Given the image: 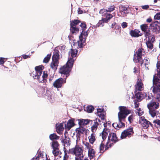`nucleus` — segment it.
Returning <instances> with one entry per match:
<instances>
[{"mask_svg": "<svg viewBox=\"0 0 160 160\" xmlns=\"http://www.w3.org/2000/svg\"><path fill=\"white\" fill-rule=\"evenodd\" d=\"M48 99L50 101V102H52L53 101L54 99L52 98V96H48Z\"/></svg>", "mask_w": 160, "mask_h": 160, "instance_id": "57", "label": "nucleus"}, {"mask_svg": "<svg viewBox=\"0 0 160 160\" xmlns=\"http://www.w3.org/2000/svg\"><path fill=\"white\" fill-rule=\"evenodd\" d=\"M4 58H0V65L4 63Z\"/></svg>", "mask_w": 160, "mask_h": 160, "instance_id": "60", "label": "nucleus"}, {"mask_svg": "<svg viewBox=\"0 0 160 160\" xmlns=\"http://www.w3.org/2000/svg\"><path fill=\"white\" fill-rule=\"evenodd\" d=\"M150 29L153 32L156 33L159 32L160 31V27L157 24V22H155L150 24Z\"/></svg>", "mask_w": 160, "mask_h": 160, "instance_id": "11", "label": "nucleus"}, {"mask_svg": "<svg viewBox=\"0 0 160 160\" xmlns=\"http://www.w3.org/2000/svg\"><path fill=\"white\" fill-rule=\"evenodd\" d=\"M22 57L23 59H26L27 58H30V56L29 55H22Z\"/></svg>", "mask_w": 160, "mask_h": 160, "instance_id": "61", "label": "nucleus"}, {"mask_svg": "<svg viewBox=\"0 0 160 160\" xmlns=\"http://www.w3.org/2000/svg\"><path fill=\"white\" fill-rule=\"evenodd\" d=\"M88 138L90 143L93 144L95 140V135L92 133L88 137Z\"/></svg>", "mask_w": 160, "mask_h": 160, "instance_id": "33", "label": "nucleus"}, {"mask_svg": "<svg viewBox=\"0 0 160 160\" xmlns=\"http://www.w3.org/2000/svg\"><path fill=\"white\" fill-rule=\"evenodd\" d=\"M153 98V96L151 95H150L149 94L147 98H146V99L148 100H152Z\"/></svg>", "mask_w": 160, "mask_h": 160, "instance_id": "58", "label": "nucleus"}, {"mask_svg": "<svg viewBox=\"0 0 160 160\" xmlns=\"http://www.w3.org/2000/svg\"><path fill=\"white\" fill-rule=\"evenodd\" d=\"M67 63L68 62L66 65H65L60 68L59 71L60 73L66 75V78L69 76V72L73 64V63L71 62H69V63Z\"/></svg>", "mask_w": 160, "mask_h": 160, "instance_id": "4", "label": "nucleus"}, {"mask_svg": "<svg viewBox=\"0 0 160 160\" xmlns=\"http://www.w3.org/2000/svg\"><path fill=\"white\" fill-rule=\"evenodd\" d=\"M82 31V32L81 33V35L79 36H81L82 38H83L84 39L86 40V38L87 37L88 34V31Z\"/></svg>", "mask_w": 160, "mask_h": 160, "instance_id": "37", "label": "nucleus"}, {"mask_svg": "<svg viewBox=\"0 0 160 160\" xmlns=\"http://www.w3.org/2000/svg\"><path fill=\"white\" fill-rule=\"evenodd\" d=\"M148 41L146 42V44L147 45V47L150 49H151L153 47V44L152 42H151L148 40Z\"/></svg>", "mask_w": 160, "mask_h": 160, "instance_id": "40", "label": "nucleus"}, {"mask_svg": "<svg viewBox=\"0 0 160 160\" xmlns=\"http://www.w3.org/2000/svg\"><path fill=\"white\" fill-rule=\"evenodd\" d=\"M134 108H136L138 107L139 103L138 102H134Z\"/></svg>", "mask_w": 160, "mask_h": 160, "instance_id": "59", "label": "nucleus"}, {"mask_svg": "<svg viewBox=\"0 0 160 160\" xmlns=\"http://www.w3.org/2000/svg\"><path fill=\"white\" fill-rule=\"evenodd\" d=\"M147 94L146 93L142 92H140L137 93L136 94V96L138 100L141 101L144 97H146Z\"/></svg>", "mask_w": 160, "mask_h": 160, "instance_id": "29", "label": "nucleus"}, {"mask_svg": "<svg viewBox=\"0 0 160 160\" xmlns=\"http://www.w3.org/2000/svg\"><path fill=\"white\" fill-rule=\"evenodd\" d=\"M63 123H57L56 125V131L59 134H61L64 130Z\"/></svg>", "mask_w": 160, "mask_h": 160, "instance_id": "21", "label": "nucleus"}, {"mask_svg": "<svg viewBox=\"0 0 160 160\" xmlns=\"http://www.w3.org/2000/svg\"><path fill=\"white\" fill-rule=\"evenodd\" d=\"M44 67L42 66H36L35 71L32 72V77L34 79L38 80L39 82L46 83L48 76L47 73L42 71Z\"/></svg>", "mask_w": 160, "mask_h": 160, "instance_id": "2", "label": "nucleus"}, {"mask_svg": "<svg viewBox=\"0 0 160 160\" xmlns=\"http://www.w3.org/2000/svg\"><path fill=\"white\" fill-rule=\"evenodd\" d=\"M83 143L85 146V149H86L88 151L92 148L91 145L88 142H83Z\"/></svg>", "mask_w": 160, "mask_h": 160, "instance_id": "39", "label": "nucleus"}, {"mask_svg": "<svg viewBox=\"0 0 160 160\" xmlns=\"http://www.w3.org/2000/svg\"><path fill=\"white\" fill-rule=\"evenodd\" d=\"M115 7L114 6H110L107 9H102L99 11V13L102 16H107L108 15H111L112 16V18L113 16L110 14V12L114 10Z\"/></svg>", "mask_w": 160, "mask_h": 160, "instance_id": "6", "label": "nucleus"}, {"mask_svg": "<svg viewBox=\"0 0 160 160\" xmlns=\"http://www.w3.org/2000/svg\"><path fill=\"white\" fill-rule=\"evenodd\" d=\"M79 40L77 41L78 46L79 48H81L85 45L86 40L82 38L81 36L79 37Z\"/></svg>", "mask_w": 160, "mask_h": 160, "instance_id": "23", "label": "nucleus"}, {"mask_svg": "<svg viewBox=\"0 0 160 160\" xmlns=\"http://www.w3.org/2000/svg\"><path fill=\"white\" fill-rule=\"evenodd\" d=\"M50 139L51 140L54 139L58 140L59 138V137L56 134L53 133L51 134L49 136Z\"/></svg>", "mask_w": 160, "mask_h": 160, "instance_id": "36", "label": "nucleus"}, {"mask_svg": "<svg viewBox=\"0 0 160 160\" xmlns=\"http://www.w3.org/2000/svg\"><path fill=\"white\" fill-rule=\"evenodd\" d=\"M101 20H100L98 24V27H103L104 25V23H108L109 22L111 18H112V16L111 15H108L107 16H103Z\"/></svg>", "mask_w": 160, "mask_h": 160, "instance_id": "9", "label": "nucleus"}, {"mask_svg": "<svg viewBox=\"0 0 160 160\" xmlns=\"http://www.w3.org/2000/svg\"><path fill=\"white\" fill-rule=\"evenodd\" d=\"M80 26L81 27L82 31H85L86 28V25L84 22L81 23Z\"/></svg>", "mask_w": 160, "mask_h": 160, "instance_id": "46", "label": "nucleus"}, {"mask_svg": "<svg viewBox=\"0 0 160 160\" xmlns=\"http://www.w3.org/2000/svg\"><path fill=\"white\" fill-rule=\"evenodd\" d=\"M155 19L159 20L160 19V12L156 14L154 17Z\"/></svg>", "mask_w": 160, "mask_h": 160, "instance_id": "54", "label": "nucleus"}, {"mask_svg": "<svg viewBox=\"0 0 160 160\" xmlns=\"http://www.w3.org/2000/svg\"><path fill=\"white\" fill-rule=\"evenodd\" d=\"M133 133V131L132 128H129L122 132L121 138L122 139H123L127 137H130L131 135H132Z\"/></svg>", "mask_w": 160, "mask_h": 160, "instance_id": "8", "label": "nucleus"}, {"mask_svg": "<svg viewBox=\"0 0 160 160\" xmlns=\"http://www.w3.org/2000/svg\"><path fill=\"white\" fill-rule=\"evenodd\" d=\"M52 146L53 149H58V144L57 141H53L52 142Z\"/></svg>", "mask_w": 160, "mask_h": 160, "instance_id": "38", "label": "nucleus"}, {"mask_svg": "<svg viewBox=\"0 0 160 160\" xmlns=\"http://www.w3.org/2000/svg\"><path fill=\"white\" fill-rule=\"evenodd\" d=\"M74 119L69 120L68 122L65 124V128L66 130H69L71 128L74 126Z\"/></svg>", "mask_w": 160, "mask_h": 160, "instance_id": "14", "label": "nucleus"}, {"mask_svg": "<svg viewBox=\"0 0 160 160\" xmlns=\"http://www.w3.org/2000/svg\"><path fill=\"white\" fill-rule=\"evenodd\" d=\"M89 123V121L88 119H81L79 122V126L86 125Z\"/></svg>", "mask_w": 160, "mask_h": 160, "instance_id": "31", "label": "nucleus"}, {"mask_svg": "<svg viewBox=\"0 0 160 160\" xmlns=\"http://www.w3.org/2000/svg\"><path fill=\"white\" fill-rule=\"evenodd\" d=\"M66 78L64 80L62 78H58L55 80L53 83V86L54 87L57 88H61L62 86V85L64 83H65Z\"/></svg>", "mask_w": 160, "mask_h": 160, "instance_id": "10", "label": "nucleus"}, {"mask_svg": "<svg viewBox=\"0 0 160 160\" xmlns=\"http://www.w3.org/2000/svg\"><path fill=\"white\" fill-rule=\"evenodd\" d=\"M140 28L144 33L146 31H148L149 30L147 25L145 24L141 25Z\"/></svg>", "mask_w": 160, "mask_h": 160, "instance_id": "34", "label": "nucleus"}, {"mask_svg": "<svg viewBox=\"0 0 160 160\" xmlns=\"http://www.w3.org/2000/svg\"><path fill=\"white\" fill-rule=\"evenodd\" d=\"M130 34L132 37H138L142 34L140 31L136 29L131 30L130 32Z\"/></svg>", "mask_w": 160, "mask_h": 160, "instance_id": "15", "label": "nucleus"}, {"mask_svg": "<svg viewBox=\"0 0 160 160\" xmlns=\"http://www.w3.org/2000/svg\"><path fill=\"white\" fill-rule=\"evenodd\" d=\"M88 155L91 160H97V159H93V158L95 156V152L94 150L93 149L91 148L88 151Z\"/></svg>", "mask_w": 160, "mask_h": 160, "instance_id": "25", "label": "nucleus"}, {"mask_svg": "<svg viewBox=\"0 0 160 160\" xmlns=\"http://www.w3.org/2000/svg\"><path fill=\"white\" fill-rule=\"evenodd\" d=\"M158 102L151 101L147 105V107L148 109H156L158 108Z\"/></svg>", "mask_w": 160, "mask_h": 160, "instance_id": "17", "label": "nucleus"}, {"mask_svg": "<svg viewBox=\"0 0 160 160\" xmlns=\"http://www.w3.org/2000/svg\"><path fill=\"white\" fill-rule=\"evenodd\" d=\"M143 63H144L145 66L146 68L148 69V64H149V58H146L143 60V62L141 64H142Z\"/></svg>", "mask_w": 160, "mask_h": 160, "instance_id": "32", "label": "nucleus"}, {"mask_svg": "<svg viewBox=\"0 0 160 160\" xmlns=\"http://www.w3.org/2000/svg\"><path fill=\"white\" fill-rule=\"evenodd\" d=\"M139 122L144 129H147L150 125L152 126V124L149 121L145 119V118L143 117H140Z\"/></svg>", "mask_w": 160, "mask_h": 160, "instance_id": "7", "label": "nucleus"}, {"mask_svg": "<svg viewBox=\"0 0 160 160\" xmlns=\"http://www.w3.org/2000/svg\"><path fill=\"white\" fill-rule=\"evenodd\" d=\"M128 26V23L126 22H123L121 24V26L123 28H125Z\"/></svg>", "mask_w": 160, "mask_h": 160, "instance_id": "55", "label": "nucleus"}, {"mask_svg": "<svg viewBox=\"0 0 160 160\" xmlns=\"http://www.w3.org/2000/svg\"><path fill=\"white\" fill-rule=\"evenodd\" d=\"M153 87V86L151 87V89H152V87ZM152 91H153V90H152ZM153 92V91H152ZM154 93H156V94H157V96L156 97V99L158 101H160V93H158V92H158L157 93H154Z\"/></svg>", "mask_w": 160, "mask_h": 160, "instance_id": "49", "label": "nucleus"}, {"mask_svg": "<svg viewBox=\"0 0 160 160\" xmlns=\"http://www.w3.org/2000/svg\"><path fill=\"white\" fill-rule=\"evenodd\" d=\"M94 108L92 106H88L86 107V110L89 113L91 112L93 110Z\"/></svg>", "mask_w": 160, "mask_h": 160, "instance_id": "42", "label": "nucleus"}, {"mask_svg": "<svg viewBox=\"0 0 160 160\" xmlns=\"http://www.w3.org/2000/svg\"><path fill=\"white\" fill-rule=\"evenodd\" d=\"M58 63V62L52 61L50 65V67L53 70H56L57 68Z\"/></svg>", "mask_w": 160, "mask_h": 160, "instance_id": "30", "label": "nucleus"}, {"mask_svg": "<svg viewBox=\"0 0 160 160\" xmlns=\"http://www.w3.org/2000/svg\"><path fill=\"white\" fill-rule=\"evenodd\" d=\"M104 146V143H103V141L102 142L100 145L99 147V149L100 152L101 153H103L104 152L103 149Z\"/></svg>", "mask_w": 160, "mask_h": 160, "instance_id": "45", "label": "nucleus"}, {"mask_svg": "<svg viewBox=\"0 0 160 160\" xmlns=\"http://www.w3.org/2000/svg\"><path fill=\"white\" fill-rule=\"evenodd\" d=\"M52 153L55 156H58L59 153V150H58V149H53L52 151Z\"/></svg>", "mask_w": 160, "mask_h": 160, "instance_id": "47", "label": "nucleus"}, {"mask_svg": "<svg viewBox=\"0 0 160 160\" xmlns=\"http://www.w3.org/2000/svg\"><path fill=\"white\" fill-rule=\"evenodd\" d=\"M153 122L155 125L157 124L158 125L160 126V120L156 119L153 121Z\"/></svg>", "mask_w": 160, "mask_h": 160, "instance_id": "51", "label": "nucleus"}, {"mask_svg": "<svg viewBox=\"0 0 160 160\" xmlns=\"http://www.w3.org/2000/svg\"><path fill=\"white\" fill-rule=\"evenodd\" d=\"M70 31L73 34L74 33L75 34H77L78 32L79 29L76 26H75L74 25H73V24H71Z\"/></svg>", "mask_w": 160, "mask_h": 160, "instance_id": "27", "label": "nucleus"}, {"mask_svg": "<svg viewBox=\"0 0 160 160\" xmlns=\"http://www.w3.org/2000/svg\"><path fill=\"white\" fill-rule=\"evenodd\" d=\"M157 75L154 76L153 79L152 90L154 93L160 92V61L157 64Z\"/></svg>", "mask_w": 160, "mask_h": 160, "instance_id": "3", "label": "nucleus"}, {"mask_svg": "<svg viewBox=\"0 0 160 160\" xmlns=\"http://www.w3.org/2000/svg\"><path fill=\"white\" fill-rule=\"evenodd\" d=\"M108 142H107V143L106 144V145L105 148V150H107L109 148V147H108Z\"/></svg>", "mask_w": 160, "mask_h": 160, "instance_id": "63", "label": "nucleus"}, {"mask_svg": "<svg viewBox=\"0 0 160 160\" xmlns=\"http://www.w3.org/2000/svg\"><path fill=\"white\" fill-rule=\"evenodd\" d=\"M133 119V117L132 115H130L128 117V120L130 123H132Z\"/></svg>", "mask_w": 160, "mask_h": 160, "instance_id": "53", "label": "nucleus"}, {"mask_svg": "<svg viewBox=\"0 0 160 160\" xmlns=\"http://www.w3.org/2000/svg\"><path fill=\"white\" fill-rule=\"evenodd\" d=\"M83 12V11L80 10V9L79 8L78 10V14H81Z\"/></svg>", "mask_w": 160, "mask_h": 160, "instance_id": "62", "label": "nucleus"}, {"mask_svg": "<svg viewBox=\"0 0 160 160\" xmlns=\"http://www.w3.org/2000/svg\"><path fill=\"white\" fill-rule=\"evenodd\" d=\"M97 113L102 120H104V119L105 113L104 112L103 109L97 108Z\"/></svg>", "mask_w": 160, "mask_h": 160, "instance_id": "18", "label": "nucleus"}, {"mask_svg": "<svg viewBox=\"0 0 160 160\" xmlns=\"http://www.w3.org/2000/svg\"><path fill=\"white\" fill-rule=\"evenodd\" d=\"M80 135L76 134V136L77 139L76 140V145H79V144L80 143L79 142H80Z\"/></svg>", "mask_w": 160, "mask_h": 160, "instance_id": "48", "label": "nucleus"}, {"mask_svg": "<svg viewBox=\"0 0 160 160\" xmlns=\"http://www.w3.org/2000/svg\"><path fill=\"white\" fill-rule=\"evenodd\" d=\"M108 140L115 143L118 141L117 137L116 134L114 132L110 133L108 137Z\"/></svg>", "mask_w": 160, "mask_h": 160, "instance_id": "19", "label": "nucleus"}, {"mask_svg": "<svg viewBox=\"0 0 160 160\" xmlns=\"http://www.w3.org/2000/svg\"><path fill=\"white\" fill-rule=\"evenodd\" d=\"M135 112L136 113V114H138V115L139 116H141L143 113V112L140 108L137 109L135 111Z\"/></svg>", "mask_w": 160, "mask_h": 160, "instance_id": "44", "label": "nucleus"}, {"mask_svg": "<svg viewBox=\"0 0 160 160\" xmlns=\"http://www.w3.org/2000/svg\"><path fill=\"white\" fill-rule=\"evenodd\" d=\"M119 109L120 111L118 113V122H115L112 124L113 126L116 129L125 126V124L123 122L124 121L128 115L131 112L130 110L127 109L126 107L124 106L119 107Z\"/></svg>", "mask_w": 160, "mask_h": 160, "instance_id": "1", "label": "nucleus"}, {"mask_svg": "<svg viewBox=\"0 0 160 160\" xmlns=\"http://www.w3.org/2000/svg\"><path fill=\"white\" fill-rule=\"evenodd\" d=\"M135 91H142L144 89V85L141 79H138L137 81L136 84L135 85Z\"/></svg>", "mask_w": 160, "mask_h": 160, "instance_id": "12", "label": "nucleus"}, {"mask_svg": "<svg viewBox=\"0 0 160 160\" xmlns=\"http://www.w3.org/2000/svg\"><path fill=\"white\" fill-rule=\"evenodd\" d=\"M149 112L151 115L152 117H155L156 114V111L155 110V109H149Z\"/></svg>", "mask_w": 160, "mask_h": 160, "instance_id": "43", "label": "nucleus"}, {"mask_svg": "<svg viewBox=\"0 0 160 160\" xmlns=\"http://www.w3.org/2000/svg\"><path fill=\"white\" fill-rule=\"evenodd\" d=\"M51 53L48 54L43 59V62L46 63L48 62L51 58Z\"/></svg>", "mask_w": 160, "mask_h": 160, "instance_id": "41", "label": "nucleus"}, {"mask_svg": "<svg viewBox=\"0 0 160 160\" xmlns=\"http://www.w3.org/2000/svg\"><path fill=\"white\" fill-rule=\"evenodd\" d=\"M147 21L148 22H150L152 21V19L151 18H148L147 19Z\"/></svg>", "mask_w": 160, "mask_h": 160, "instance_id": "64", "label": "nucleus"}, {"mask_svg": "<svg viewBox=\"0 0 160 160\" xmlns=\"http://www.w3.org/2000/svg\"><path fill=\"white\" fill-rule=\"evenodd\" d=\"M80 22V21L78 20H75L72 22H71V24H72L73 25L76 26V25L78 24Z\"/></svg>", "mask_w": 160, "mask_h": 160, "instance_id": "52", "label": "nucleus"}, {"mask_svg": "<svg viewBox=\"0 0 160 160\" xmlns=\"http://www.w3.org/2000/svg\"><path fill=\"white\" fill-rule=\"evenodd\" d=\"M145 36L146 37V38H148V39L150 41L152 42H154V38L153 36H152L150 33V31L149 30L148 31H146L144 33Z\"/></svg>", "mask_w": 160, "mask_h": 160, "instance_id": "20", "label": "nucleus"}, {"mask_svg": "<svg viewBox=\"0 0 160 160\" xmlns=\"http://www.w3.org/2000/svg\"><path fill=\"white\" fill-rule=\"evenodd\" d=\"M109 129L104 128L102 133V137L103 141L105 140L109 132Z\"/></svg>", "mask_w": 160, "mask_h": 160, "instance_id": "26", "label": "nucleus"}, {"mask_svg": "<svg viewBox=\"0 0 160 160\" xmlns=\"http://www.w3.org/2000/svg\"><path fill=\"white\" fill-rule=\"evenodd\" d=\"M63 160H69L68 156L67 155L66 151H64V155L63 157Z\"/></svg>", "mask_w": 160, "mask_h": 160, "instance_id": "50", "label": "nucleus"}, {"mask_svg": "<svg viewBox=\"0 0 160 160\" xmlns=\"http://www.w3.org/2000/svg\"><path fill=\"white\" fill-rule=\"evenodd\" d=\"M59 55L58 53V50H55L53 52V54L52 58V61L58 62V60L59 58Z\"/></svg>", "mask_w": 160, "mask_h": 160, "instance_id": "24", "label": "nucleus"}, {"mask_svg": "<svg viewBox=\"0 0 160 160\" xmlns=\"http://www.w3.org/2000/svg\"><path fill=\"white\" fill-rule=\"evenodd\" d=\"M85 130L86 128L84 127L80 126L79 127L76 128V134L81 135L83 133Z\"/></svg>", "mask_w": 160, "mask_h": 160, "instance_id": "22", "label": "nucleus"}, {"mask_svg": "<svg viewBox=\"0 0 160 160\" xmlns=\"http://www.w3.org/2000/svg\"><path fill=\"white\" fill-rule=\"evenodd\" d=\"M98 125V122H95L92 126L91 130L93 133L94 132H95L97 129Z\"/></svg>", "mask_w": 160, "mask_h": 160, "instance_id": "35", "label": "nucleus"}, {"mask_svg": "<svg viewBox=\"0 0 160 160\" xmlns=\"http://www.w3.org/2000/svg\"><path fill=\"white\" fill-rule=\"evenodd\" d=\"M61 141L63 142L64 146L67 147L69 146L70 144V139L69 138L65 137V138L62 139Z\"/></svg>", "mask_w": 160, "mask_h": 160, "instance_id": "28", "label": "nucleus"}, {"mask_svg": "<svg viewBox=\"0 0 160 160\" xmlns=\"http://www.w3.org/2000/svg\"><path fill=\"white\" fill-rule=\"evenodd\" d=\"M119 10L123 17L126 16V14L129 13L128 7L124 5H121L119 6Z\"/></svg>", "mask_w": 160, "mask_h": 160, "instance_id": "16", "label": "nucleus"}, {"mask_svg": "<svg viewBox=\"0 0 160 160\" xmlns=\"http://www.w3.org/2000/svg\"><path fill=\"white\" fill-rule=\"evenodd\" d=\"M78 53V50L76 49H71L68 52V63L71 62L73 63L76 59V57Z\"/></svg>", "mask_w": 160, "mask_h": 160, "instance_id": "5", "label": "nucleus"}, {"mask_svg": "<svg viewBox=\"0 0 160 160\" xmlns=\"http://www.w3.org/2000/svg\"><path fill=\"white\" fill-rule=\"evenodd\" d=\"M141 7L143 9H147L149 8V6L148 5L142 6Z\"/></svg>", "mask_w": 160, "mask_h": 160, "instance_id": "56", "label": "nucleus"}, {"mask_svg": "<svg viewBox=\"0 0 160 160\" xmlns=\"http://www.w3.org/2000/svg\"><path fill=\"white\" fill-rule=\"evenodd\" d=\"M142 51V49L139 48L137 52V56H135L134 55L133 61L135 62H138L141 60Z\"/></svg>", "mask_w": 160, "mask_h": 160, "instance_id": "13", "label": "nucleus"}]
</instances>
